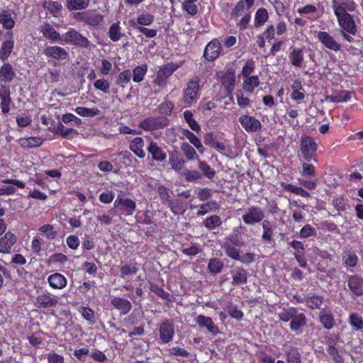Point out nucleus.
Here are the masks:
<instances>
[{"label": "nucleus", "instance_id": "nucleus-1", "mask_svg": "<svg viewBox=\"0 0 363 363\" xmlns=\"http://www.w3.org/2000/svg\"><path fill=\"white\" fill-rule=\"evenodd\" d=\"M318 145L310 135H303L300 138V152L303 159L307 162H318L317 151Z\"/></svg>", "mask_w": 363, "mask_h": 363}, {"label": "nucleus", "instance_id": "nucleus-2", "mask_svg": "<svg viewBox=\"0 0 363 363\" xmlns=\"http://www.w3.org/2000/svg\"><path fill=\"white\" fill-rule=\"evenodd\" d=\"M340 27V35L347 42H354L353 36L356 35L358 30L354 17L351 15H345L336 17Z\"/></svg>", "mask_w": 363, "mask_h": 363}, {"label": "nucleus", "instance_id": "nucleus-3", "mask_svg": "<svg viewBox=\"0 0 363 363\" xmlns=\"http://www.w3.org/2000/svg\"><path fill=\"white\" fill-rule=\"evenodd\" d=\"M199 88L198 77H193L188 82L183 93V101L186 106H190L197 102L199 98Z\"/></svg>", "mask_w": 363, "mask_h": 363}, {"label": "nucleus", "instance_id": "nucleus-4", "mask_svg": "<svg viewBox=\"0 0 363 363\" xmlns=\"http://www.w3.org/2000/svg\"><path fill=\"white\" fill-rule=\"evenodd\" d=\"M181 67L174 62H168L159 68L153 83L159 87H164L167 84V79L172 74Z\"/></svg>", "mask_w": 363, "mask_h": 363}, {"label": "nucleus", "instance_id": "nucleus-5", "mask_svg": "<svg viewBox=\"0 0 363 363\" xmlns=\"http://www.w3.org/2000/svg\"><path fill=\"white\" fill-rule=\"evenodd\" d=\"M73 17L79 22H83L91 27H97L104 21V16L96 11H85L74 13Z\"/></svg>", "mask_w": 363, "mask_h": 363}, {"label": "nucleus", "instance_id": "nucleus-6", "mask_svg": "<svg viewBox=\"0 0 363 363\" xmlns=\"http://www.w3.org/2000/svg\"><path fill=\"white\" fill-rule=\"evenodd\" d=\"M169 125V120L165 116H150L139 123V127L145 131H152L164 128Z\"/></svg>", "mask_w": 363, "mask_h": 363}, {"label": "nucleus", "instance_id": "nucleus-7", "mask_svg": "<svg viewBox=\"0 0 363 363\" xmlns=\"http://www.w3.org/2000/svg\"><path fill=\"white\" fill-rule=\"evenodd\" d=\"M62 40L82 48H88L90 46V41L88 38L74 28H69L65 33L62 35Z\"/></svg>", "mask_w": 363, "mask_h": 363}, {"label": "nucleus", "instance_id": "nucleus-8", "mask_svg": "<svg viewBox=\"0 0 363 363\" xmlns=\"http://www.w3.org/2000/svg\"><path fill=\"white\" fill-rule=\"evenodd\" d=\"M332 8L335 17H338L355 11L357 4L354 0H332Z\"/></svg>", "mask_w": 363, "mask_h": 363}, {"label": "nucleus", "instance_id": "nucleus-9", "mask_svg": "<svg viewBox=\"0 0 363 363\" xmlns=\"http://www.w3.org/2000/svg\"><path fill=\"white\" fill-rule=\"evenodd\" d=\"M218 78L224 87L227 95H232L235 86V72L233 68H228L226 71L220 72L218 74Z\"/></svg>", "mask_w": 363, "mask_h": 363}, {"label": "nucleus", "instance_id": "nucleus-10", "mask_svg": "<svg viewBox=\"0 0 363 363\" xmlns=\"http://www.w3.org/2000/svg\"><path fill=\"white\" fill-rule=\"evenodd\" d=\"M113 205L121 214L125 216L133 215L136 208V203L133 200L122 197L121 195L117 196Z\"/></svg>", "mask_w": 363, "mask_h": 363}, {"label": "nucleus", "instance_id": "nucleus-11", "mask_svg": "<svg viewBox=\"0 0 363 363\" xmlns=\"http://www.w3.org/2000/svg\"><path fill=\"white\" fill-rule=\"evenodd\" d=\"M242 218L246 225H252L264 219V213L262 208L257 206H251Z\"/></svg>", "mask_w": 363, "mask_h": 363}, {"label": "nucleus", "instance_id": "nucleus-12", "mask_svg": "<svg viewBox=\"0 0 363 363\" xmlns=\"http://www.w3.org/2000/svg\"><path fill=\"white\" fill-rule=\"evenodd\" d=\"M316 38L325 48L330 50L339 52L342 49L341 44L326 31H318L317 33Z\"/></svg>", "mask_w": 363, "mask_h": 363}, {"label": "nucleus", "instance_id": "nucleus-13", "mask_svg": "<svg viewBox=\"0 0 363 363\" xmlns=\"http://www.w3.org/2000/svg\"><path fill=\"white\" fill-rule=\"evenodd\" d=\"M43 53L49 59L50 61H62L66 60L68 57L67 50L60 46L52 45L47 46L44 48Z\"/></svg>", "mask_w": 363, "mask_h": 363}, {"label": "nucleus", "instance_id": "nucleus-14", "mask_svg": "<svg viewBox=\"0 0 363 363\" xmlns=\"http://www.w3.org/2000/svg\"><path fill=\"white\" fill-rule=\"evenodd\" d=\"M222 50L221 45L217 38L211 40L206 46L203 57L208 62H213L220 55Z\"/></svg>", "mask_w": 363, "mask_h": 363}, {"label": "nucleus", "instance_id": "nucleus-15", "mask_svg": "<svg viewBox=\"0 0 363 363\" xmlns=\"http://www.w3.org/2000/svg\"><path fill=\"white\" fill-rule=\"evenodd\" d=\"M242 128L248 133H255L262 128L260 121L255 117L247 114H242L238 119Z\"/></svg>", "mask_w": 363, "mask_h": 363}, {"label": "nucleus", "instance_id": "nucleus-16", "mask_svg": "<svg viewBox=\"0 0 363 363\" xmlns=\"http://www.w3.org/2000/svg\"><path fill=\"white\" fill-rule=\"evenodd\" d=\"M5 38H6L4 41L2 42L1 48H0V59L2 61H6L9 59L11 55L13 48H14V40H13V33L12 30L7 31L5 34Z\"/></svg>", "mask_w": 363, "mask_h": 363}, {"label": "nucleus", "instance_id": "nucleus-17", "mask_svg": "<svg viewBox=\"0 0 363 363\" xmlns=\"http://www.w3.org/2000/svg\"><path fill=\"white\" fill-rule=\"evenodd\" d=\"M16 242L17 238L13 233L11 231L5 233L4 236L0 238V253H11L12 248Z\"/></svg>", "mask_w": 363, "mask_h": 363}, {"label": "nucleus", "instance_id": "nucleus-18", "mask_svg": "<svg viewBox=\"0 0 363 363\" xmlns=\"http://www.w3.org/2000/svg\"><path fill=\"white\" fill-rule=\"evenodd\" d=\"M160 339L163 343H168L174 335V324L170 320L164 321L159 328Z\"/></svg>", "mask_w": 363, "mask_h": 363}, {"label": "nucleus", "instance_id": "nucleus-19", "mask_svg": "<svg viewBox=\"0 0 363 363\" xmlns=\"http://www.w3.org/2000/svg\"><path fill=\"white\" fill-rule=\"evenodd\" d=\"M288 57L291 66L301 67L304 63V49L301 48H291Z\"/></svg>", "mask_w": 363, "mask_h": 363}, {"label": "nucleus", "instance_id": "nucleus-20", "mask_svg": "<svg viewBox=\"0 0 363 363\" xmlns=\"http://www.w3.org/2000/svg\"><path fill=\"white\" fill-rule=\"evenodd\" d=\"M255 0H239L231 10L230 16L233 18L237 19L245 10L249 11L251 9L254 4Z\"/></svg>", "mask_w": 363, "mask_h": 363}, {"label": "nucleus", "instance_id": "nucleus-21", "mask_svg": "<svg viewBox=\"0 0 363 363\" xmlns=\"http://www.w3.org/2000/svg\"><path fill=\"white\" fill-rule=\"evenodd\" d=\"M179 133L182 134L180 139L186 138L189 143L198 150L200 153L203 152V147L201 140L195 135V133L187 128H179Z\"/></svg>", "mask_w": 363, "mask_h": 363}, {"label": "nucleus", "instance_id": "nucleus-22", "mask_svg": "<svg viewBox=\"0 0 363 363\" xmlns=\"http://www.w3.org/2000/svg\"><path fill=\"white\" fill-rule=\"evenodd\" d=\"M147 151L152 156V160L157 162H163L166 160L167 155L165 152L158 146L155 141H151L147 147Z\"/></svg>", "mask_w": 363, "mask_h": 363}, {"label": "nucleus", "instance_id": "nucleus-23", "mask_svg": "<svg viewBox=\"0 0 363 363\" xmlns=\"http://www.w3.org/2000/svg\"><path fill=\"white\" fill-rule=\"evenodd\" d=\"M1 108L3 114H7L10 111V106L12 103L11 91L9 87L2 86L0 88Z\"/></svg>", "mask_w": 363, "mask_h": 363}, {"label": "nucleus", "instance_id": "nucleus-24", "mask_svg": "<svg viewBox=\"0 0 363 363\" xmlns=\"http://www.w3.org/2000/svg\"><path fill=\"white\" fill-rule=\"evenodd\" d=\"M40 31L43 36L51 42H59L62 40V35L61 36L60 33L49 23H45L41 26Z\"/></svg>", "mask_w": 363, "mask_h": 363}, {"label": "nucleus", "instance_id": "nucleus-25", "mask_svg": "<svg viewBox=\"0 0 363 363\" xmlns=\"http://www.w3.org/2000/svg\"><path fill=\"white\" fill-rule=\"evenodd\" d=\"M352 92L347 90H335L330 96H327L325 99L333 103L347 102L352 98Z\"/></svg>", "mask_w": 363, "mask_h": 363}, {"label": "nucleus", "instance_id": "nucleus-26", "mask_svg": "<svg viewBox=\"0 0 363 363\" xmlns=\"http://www.w3.org/2000/svg\"><path fill=\"white\" fill-rule=\"evenodd\" d=\"M347 285L354 295L363 294V278L359 275H352L349 277Z\"/></svg>", "mask_w": 363, "mask_h": 363}, {"label": "nucleus", "instance_id": "nucleus-27", "mask_svg": "<svg viewBox=\"0 0 363 363\" xmlns=\"http://www.w3.org/2000/svg\"><path fill=\"white\" fill-rule=\"evenodd\" d=\"M196 323L200 328L207 329L209 333L213 335L218 333V327L214 324L212 318L210 317L199 315L196 318Z\"/></svg>", "mask_w": 363, "mask_h": 363}, {"label": "nucleus", "instance_id": "nucleus-28", "mask_svg": "<svg viewBox=\"0 0 363 363\" xmlns=\"http://www.w3.org/2000/svg\"><path fill=\"white\" fill-rule=\"evenodd\" d=\"M169 162L172 169L176 172L181 171L184 168L186 163L185 160L177 151H174L169 153Z\"/></svg>", "mask_w": 363, "mask_h": 363}, {"label": "nucleus", "instance_id": "nucleus-29", "mask_svg": "<svg viewBox=\"0 0 363 363\" xmlns=\"http://www.w3.org/2000/svg\"><path fill=\"white\" fill-rule=\"evenodd\" d=\"M145 145L144 140L140 137L134 138L129 145L130 150L139 158H144L145 152L143 150Z\"/></svg>", "mask_w": 363, "mask_h": 363}, {"label": "nucleus", "instance_id": "nucleus-30", "mask_svg": "<svg viewBox=\"0 0 363 363\" xmlns=\"http://www.w3.org/2000/svg\"><path fill=\"white\" fill-rule=\"evenodd\" d=\"M306 324V318L303 313H296L294 315L290 323V328L291 330L301 333L302 332V328Z\"/></svg>", "mask_w": 363, "mask_h": 363}, {"label": "nucleus", "instance_id": "nucleus-31", "mask_svg": "<svg viewBox=\"0 0 363 363\" xmlns=\"http://www.w3.org/2000/svg\"><path fill=\"white\" fill-rule=\"evenodd\" d=\"M142 284L144 285V287L142 289V294L152 292L155 295H169L168 293L164 294L162 286L150 280L145 279L142 281Z\"/></svg>", "mask_w": 363, "mask_h": 363}, {"label": "nucleus", "instance_id": "nucleus-32", "mask_svg": "<svg viewBox=\"0 0 363 363\" xmlns=\"http://www.w3.org/2000/svg\"><path fill=\"white\" fill-rule=\"evenodd\" d=\"M233 277V284L241 285L247 282V272L242 267H237L231 271Z\"/></svg>", "mask_w": 363, "mask_h": 363}, {"label": "nucleus", "instance_id": "nucleus-33", "mask_svg": "<svg viewBox=\"0 0 363 363\" xmlns=\"http://www.w3.org/2000/svg\"><path fill=\"white\" fill-rule=\"evenodd\" d=\"M15 77V72L10 63H4L0 67V81L11 82Z\"/></svg>", "mask_w": 363, "mask_h": 363}, {"label": "nucleus", "instance_id": "nucleus-34", "mask_svg": "<svg viewBox=\"0 0 363 363\" xmlns=\"http://www.w3.org/2000/svg\"><path fill=\"white\" fill-rule=\"evenodd\" d=\"M269 18V12L267 9L264 7L259 8L255 14L254 26L255 28H260L264 25Z\"/></svg>", "mask_w": 363, "mask_h": 363}, {"label": "nucleus", "instance_id": "nucleus-35", "mask_svg": "<svg viewBox=\"0 0 363 363\" xmlns=\"http://www.w3.org/2000/svg\"><path fill=\"white\" fill-rule=\"evenodd\" d=\"M43 140L40 137L21 138L18 140L20 145L23 148L37 147L42 145Z\"/></svg>", "mask_w": 363, "mask_h": 363}, {"label": "nucleus", "instance_id": "nucleus-36", "mask_svg": "<svg viewBox=\"0 0 363 363\" xmlns=\"http://www.w3.org/2000/svg\"><path fill=\"white\" fill-rule=\"evenodd\" d=\"M111 303L123 314L128 313L131 308L130 302L120 296H114L111 300Z\"/></svg>", "mask_w": 363, "mask_h": 363}, {"label": "nucleus", "instance_id": "nucleus-37", "mask_svg": "<svg viewBox=\"0 0 363 363\" xmlns=\"http://www.w3.org/2000/svg\"><path fill=\"white\" fill-rule=\"evenodd\" d=\"M90 0H66L65 7L69 11H82L86 9Z\"/></svg>", "mask_w": 363, "mask_h": 363}, {"label": "nucleus", "instance_id": "nucleus-38", "mask_svg": "<svg viewBox=\"0 0 363 363\" xmlns=\"http://www.w3.org/2000/svg\"><path fill=\"white\" fill-rule=\"evenodd\" d=\"M139 264L136 262H131L121 266L120 269V277L123 279L127 278L128 276L135 275L139 271Z\"/></svg>", "mask_w": 363, "mask_h": 363}, {"label": "nucleus", "instance_id": "nucleus-39", "mask_svg": "<svg viewBox=\"0 0 363 363\" xmlns=\"http://www.w3.org/2000/svg\"><path fill=\"white\" fill-rule=\"evenodd\" d=\"M48 282L53 289H62L67 284V279L62 274L55 273L49 276Z\"/></svg>", "mask_w": 363, "mask_h": 363}, {"label": "nucleus", "instance_id": "nucleus-40", "mask_svg": "<svg viewBox=\"0 0 363 363\" xmlns=\"http://www.w3.org/2000/svg\"><path fill=\"white\" fill-rule=\"evenodd\" d=\"M195 147L191 145L189 143L184 142L181 144V150L185 157L189 161L199 160V156L196 153Z\"/></svg>", "mask_w": 363, "mask_h": 363}, {"label": "nucleus", "instance_id": "nucleus-41", "mask_svg": "<svg viewBox=\"0 0 363 363\" xmlns=\"http://www.w3.org/2000/svg\"><path fill=\"white\" fill-rule=\"evenodd\" d=\"M243 79L242 89L246 93L252 94L260 84L258 76H251Z\"/></svg>", "mask_w": 363, "mask_h": 363}, {"label": "nucleus", "instance_id": "nucleus-42", "mask_svg": "<svg viewBox=\"0 0 363 363\" xmlns=\"http://www.w3.org/2000/svg\"><path fill=\"white\" fill-rule=\"evenodd\" d=\"M183 117L186 123L188 124L189 127L191 130L196 133H199L201 130V125L194 118V115L191 111L186 110L183 113Z\"/></svg>", "mask_w": 363, "mask_h": 363}, {"label": "nucleus", "instance_id": "nucleus-43", "mask_svg": "<svg viewBox=\"0 0 363 363\" xmlns=\"http://www.w3.org/2000/svg\"><path fill=\"white\" fill-rule=\"evenodd\" d=\"M281 186L286 191L295 194L296 195L301 196L303 198L310 196V193L304 189L289 184L286 182H281Z\"/></svg>", "mask_w": 363, "mask_h": 363}, {"label": "nucleus", "instance_id": "nucleus-44", "mask_svg": "<svg viewBox=\"0 0 363 363\" xmlns=\"http://www.w3.org/2000/svg\"><path fill=\"white\" fill-rule=\"evenodd\" d=\"M0 23L3 28L11 30L15 26V21L11 17V14L8 10H3L0 13Z\"/></svg>", "mask_w": 363, "mask_h": 363}, {"label": "nucleus", "instance_id": "nucleus-45", "mask_svg": "<svg viewBox=\"0 0 363 363\" xmlns=\"http://www.w3.org/2000/svg\"><path fill=\"white\" fill-rule=\"evenodd\" d=\"M319 319L323 326L328 330L333 328L335 320L333 315L328 311L323 310L319 315Z\"/></svg>", "mask_w": 363, "mask_h": 363}, {"label": "nucleus", "instance_id": "nucleus-46", "mask_svg": "<svg viewBox=\"0 0 363 363\" xmlns=\"http://www.w3.org/2000/svg\"><path fill=\"white\" fill-rule=\"evenodd\" d=\"M38 232L40 235L45 236L50 240H55L58 235V232L55 230L54 226L50 224H45L40 226L38 228Z\"/></svg>", "mask_w": 363, "mask_h": 363}, {"label": "nucleus", "instance_id": "nucleus-47", "mask_svg": "<svg viewBox=\"0 0 363 363\" xmlns=\"http://www.w3.org/2000/svg\"><path fill=\"white\" fill-rule=\"evenodd\" d=\"M223 267L224 264L220 259L213 257L209 259L207 269L210 274H218L222 272Z\"/></svg>", "mask_w": 363, "mask_h": 363}, {"label": "nucleus", "instance_id": "nucleus-48", "mask_svg": "<svg viewBox=\"0 0 363 363\" xmlns=\"http://www.w3.org/2000/svg\"><path fill=\"white\" fill-rule=\"evenodd\" d=\"M147 69L148 67L146 64L135 67L133 69V81L136 83L143 81Z\"/></svg>", "mask_w": 363, "mask_h": 363}, {"label": "nucleus", "instance_id": "nucleus-49", "mask_svg": "<svg viewBox=\"0 0 363 363\" xmlns=\"http://www.w3.org/2000/svg\"><path fill=\"white\" fill-rule=\"evenodd\" d=\"M286 354L287 363H301V353L297 347L290 346Z\"/></svg>", "mask_w": 363, "mask_h": 363}, {"label": "nucleus", "instance_id": "nucleus-50", "mask_svg": "<svg viewBox=\"0 0 363 363\" xmlns=\"http://www.w3.org/2000/svg\"><path fill=\"white\" fill-rule=\"evenodd\" d=\"M174 103L172 101H165L162 102L158 106L157 110L158 112L162 115V116H170L172 113V111L174 108Z\"/></svg>", "mask_w": 363, "mask_h": 363}, {"label": "nucleus", "instance_id": "nucleus-51", "mask_svg": "<svg viewBox=\"0 0 363 363\" xmlns=\"http://www.w3.org/2000/svg\"><path fill=\"white\" fill-rule=\"evenodd\" d=\"M222 224V220L219 216L213 215L207 217L203 221V225L209 230H214L220 227Z\"/></svg>", "mask_w": 363, "mask_h": 363}, {"label": "nucleus", "instance_id": "nucleus-52", "mask_svg": "<svg viewBox=\"0 0 363 363\" xmlns=\"http://www.w3.org/2000/svg\"><path fill=\"white\" fill-rule=\"evenodd\" d=\"M130 25L138 32L143 33L147 38H152L157 35V30L156 29H150L146 27L138 26L134 20L130 21Z\"/></svg>", "mask_w": 363, "mask_h": 363}, {"label": "nucleus", "instance_id": "nucleus-53", "mask_svg": "<svg viewBox=\"0 0 363 363\" xmlns=\"http://www.w3.org/2000/svg\"><path fill=\"white\" fill-rule=\"evenodd\" d=\"M121 30L119 22L113 23L109 27L108 35L113 42H117L121 39L122 36Z\"/></svg>", "mask_w": 363, "mask_h": 363}, {"label": "nucleus", "instance_id": "nucleus-54", "mask_svg": "<svg viewBox=\"0 0 363 363\" xmlns=\"http://www.w3.org/2000/svg\"><path fill=\"white\" fill-rule=\"evenodd\" d=\"M75 112L83 117H94L100 114L101 111L97 108L77 107Z\"/></svg>", "mask_w": 363, "mask_h": 363}, {"label": "nucleus", "instance_id": "nucleus-55", "mask_svg": "<svg viewBox=\"0 0 363 363\" xmlns=\"http://www.w3.org/2000/svg\"><path fill=\"white\" fill-rule=\"evenodd\" d=\"M155 20V16L153 14L150 13H143L138 16L136 21V25L140 26H147L151 25Z\"/></svg>", "mask_w": 363, "mask_h": 363}, {"label": "nucleus", "instance_id": "nucleus-56", "mask_svg": "<svg viewBox=\"0 0 363 363\" xmlns=\"http://www.w3.org/2000/svg\"><path fill=\"white\" fill-rule=\"evenodd\" d=\"M198 0H184L182 5V9L191 16L196 15L199 11V8L195 3Z\"/></svg>", "mask_w": 363, "mask_h": 363}, {"label": "nucleus", "instance_id": "nucleus-57", "mask_svg": "<svg viewBox=\"0 0 363 363\" xmlns=\"http://www.w3.org/2000/svg\"><path fill=\"white\" fill-rule=\"evenodd\" d=\"M349 323L356 330H361L363 328V318L358 313H351L349 317Z\"/></svg>", "mask_w": 363, "mask_h": 363}, {"label": "nucleus", "instance_id": "nucleus-58", "mask_svg": "<svg viewBox=\"0 0 363 363\" xmlns=\"http://www.w3.org/2000/svg\"><path fill=\"white\" fill-rule=\"evenodd\" d=\"M182 203H183L180 199H169L165 205H167L174 215H178L179 213H182L184 211Z\"/></svg>", "mask_w": 363, "mask_h": 363}, {"label": "nucleus", "instance_id": "nucleus-59", "mask_svg": "<svg viewBox=\"0 0 363 363\" xmlns=\"http://www.w3.org/2000/svg\"><path fill=\"white\" fill-rule=\"evenodd\" d=\"M317 233L315 228L310 224H306L299 232V238L302 239H306L310 237L316 236Z\"/></svg>", "mask_w": 363, "mask_h": 363}, {"label": "nucleus", "instance_id": "nucleus-60", "mask_svg": "<svg viewBox=\"0 0 363 363\" xmlns=\"http://www.w3.org/2000/svg\"><path fill=\"white\" fill-rule=\"evenodd\" d=\"M199 168L202 173L208 179H212L216 174V172L205 161L199 160Z\"/></svg>", "mask_w": 363, "mask_h": 363}, {"label": "nucleus", "instance_id": "nucleus-61", "mask_svg": "<svg viewBox=\"0 0 363 363\" xmlns=\"http://www.w3.org/2000/svg\"><path fill=\"white\" fill-rule=\"evenodd\" d=\"M161 202L166 204L170 199V189L163 185H159L157 189Z\"/></svg>", "mask_w": 363, "mask_h": 363}, {"label": "nucleus", "instance_id": "nucleus-62", "mask_svg": "<svg viewBox=\"0 0 363 363\" xmlns=\"http://www.w3.org/2000/svg\"><path fill=\"white\" fill-rule=\"evenodd\" d=\"M132 74L130 69H125L118 74L116 84L124 87L125 84L130 82Z\"/></svg>", "mask_w": 363, "mask_h": 363}, {"label": "nucleus", "instance_id": "nucleus-63", "mask_svg": "<svg viewBox=\"0 0 363 363\" xmlns=\"http://www.w3.org/2000/svg\"><path fill=\"white\" fill-rule=\"evenodd\" d=\"M224 252L225 255L231 258L232 259L239 261L240 259V250L236 248L235 247L230 245H226L224 247Z\"/></svg>", "mask_w": 363, "mask_h": 363}, {"label": "nucleus", "instance_id": "nucleus-64", "mask_svg": "<svg viewBox=\"0 0 363 363\" xmlns=\"http://www.w3.org/2000/svg\"><path fill=\"white\" fill-rule=\"evenodd\" d=\"M94 86L96 89L104 94H108L110 92V83L104 78L96 80L94 83Z\"/></svg>", "mask_w": 363, "mask_h": 363}]
</instances>
